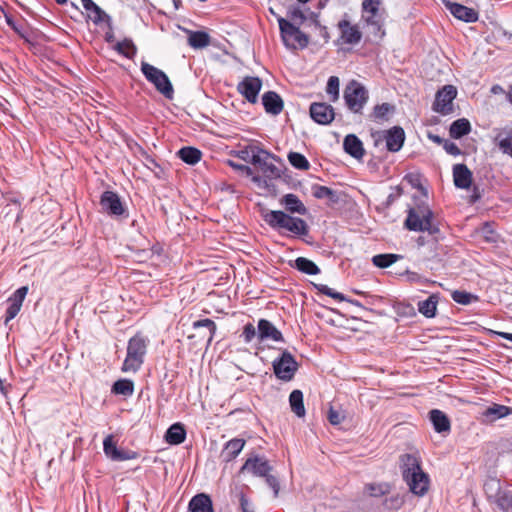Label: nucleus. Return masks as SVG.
Returning a JSON list of instances; mask_svg holds the SVG:
<instances>
[{"label":"nucleus","mask_w":512,"mask_h":512,"mask_svg":"<svg viewBox=\"0 0 512 512\" xmlns=\"http://www.w3.org/2000/svg\"><path fill=\"white\" fill-rule=\"evenodd\" d=\"M229 164L231 167H233L235 170H238L245 174L246 176H251L252 181L254 183L260 184L262 181V177L260 175H253V170L250 166L244 165V164H237L232 161H229Z\"/></svg>","instance_id":"obj_55"},{"label":"nucleus","mask_w":512,"mask_h":512,"mask_svg":"<svg viewBox=\"0 0 512 512\" xmlns=\"http://www.w3.org/2000/svg\"><path fill=\"white\" fill-rule=\"evenodd\" d=\"M258 338L260 341L270 339L275 342H284L281 331L266 319H260L258 321Z\"/></svg>","instance_id":"obj_21"},{"label":"nucleus","mask_w":512,"mask_h":512,"mask_svg":"<svg viewBox=\"0 0 512 512\" xmlns=\"http://www.w3.org/2000/svg\"><path fill=\"white\" fill-rule=\"evenodd\" d=\"M262 104L265 112L271 115H279L284 107L282 98L275 91H267L262 96Z\"/></svg>","instance_id":"obj_22"},{"label":"nucleus","mask_w":512,"mask_h":512,"mask_svg":"<svg viewBox=\"0 0 512 512\" xmlns=\"http://www.w3.org/2000/svg\"><path fill=\"white\" fill-rule=\"evenodd\" d=\"M288 160L290 164L299 170H308L310 168V163L307 158L298 152H290L288 154Z\"/></svg>","instance_id":"obj_48"},{"label":"nucleus","mask_w":512,"mask_h":512,"mask_svg":"<svg viewBox=\"0 0 512 512\" xmlns=\"http://www.w3.org/2000/svg\"><path fill=\"white\" fill-rule=\"evenodd\" d=\"M295 268L307 275H317L320 273L319 267L311 260L305 257H298L295 260Z\"/></svg>","instance_id":"obj_38"},{"label":"nucleus","mask_w":512,"mask_h":512,"mask_svg":"<svg viewBox=\"0 0 512 512\" xmlns=\"http://www.w3.org/2000/svg\"><path fill=\"white\" fill-rule=\"evenodd\" d=\"M381 5H382V0H363V2L361 4V10H362V12L372 11V9H374V8H376V9L381 8Z\"/></svg>","instance_id":"obj_61"},{"label":"nucleus","mask_w":512,"mask_h":512,"mask_svg":"<svg viewBox=\"0 0 512 512\" xmlns=\"http://www.w3.org/2000/svg\"><path fill=\"white\" fill-rule=\"evenodd\" d=\"M314 287L319 292H321V293H323V294H325V295H327V296H329V297H331L333 299H336L338 301H348V302H350L353 305H356L358 307H362L361 303L358 300L347 299L344 294L335 291L334 289L328 287L327 285H324V284H314Z\"/></svg>","instance_id":"obj_40"},{"label":"nucleus","mask_w":512,"mask_h":512,"mask_svg":"<svg viewBox=\"0 0 512 512\" xmlns=\"http://www.w3.org/2000/svg\"><path fill=\"white\" fill-rule=\"evenodd\" d=\"M408 485L409 491L416 496L423 497L429 489L430 479L424 471L411 474L408 478L403 479Z\"/></svg>","instance_id":"obj_16"},{"label":"nucleus","mask_w":512,"mask_h":512,"mask_svg":"<svg viewBox=\"0 0 512 512\" xmlns=\"http://www.w3.org/2000/svg\"><path fill=\"white\" fill-rule=\"evenodd\" d=\"M0 12L4 14V17H5V20H6V23L22 38H25V33H24V26L20 23H17L13 17L6 13L4 8L0 7Z\"/></svg>","instance_id":"obj_56"},{"label":"nucleus","mask_w":512,"mask_h":512,"mask_svg":"<svg viewBox=\"0 0 512 512\" xmlns=\"http://www.w3.org/2000/svg\"><path fill=\"white\" fill-rule=\"evenodd\" d=\"M375 146L385 141L386 149L389 152H398L404 144L405 132L400 126H394L388 130L375 131L371 134Z\"/></svg>","instance_id":"obj_7"},{"label":"nucleus","mask_w":512,"mask_h":512,"mask_svg":"<svg viewBox=\"0 0 512 512\" xmlns=\"http://www.w3.org/2000/svg\"><path fill=\"white\" fill-rule=\"evenodd\" d=\"M193 328L194 329H197V328H200V327H206L208 328L209 330V336H208V339H207V343L210 344L216 334V330H217V327H216V324L213 320L209 319V318H206V319H201V320H197L195 322H193Z\"/></svg>","instance_id":"obj_50"},{"label":"nucleus","mask_w":512,"mask_h":512,"mask_svg":"<svg viewBox=\"0 0 512 512\" xmlns=\"http://www.w3.org/2000/svg\"><path fill=\"white\" fill-rule=\"evenodd\" d=\"M428 138L431 141H433L434 143L439 144V145H444V142L446 141L445 139H443L439 135H435V134H431V133L428 134Z\"/></svg>","instance_id":"obj_64"},{"label":"nucleus","mask_w":512,"mask_h":512,"mask_svg":"<svg viewBox=\"0 0 512 512\" xmlns=\"http://www.w3.org/2000/svg\"><path fill=\"white\" fill-rule=\"evenodd\" d=\"M471 132V124L466 118H460L452 122L449 128L451 138L460 139Z\"/></svg>","instance_id":"obj_34"},{"label":"nucleus","mask_w":512,"mask_h":512,"mask_svg":"<svg viewBox=\"0 0 512 512\" xmlns=\"http://www.w3.org/2000/svg\"><path fill=\"white\" fill-rule=\"evenodd\" d=\"M327 417H328L330 424H332V425H339L345 419L344 413L340 410L334 409L333 407H330Z\"/></svg>","instance_id":"obj_58"},{"label":"nucleus","mask_w":512,"mask_h":512,"mask_svg":"<svg viewBox=\"0 0 512 512\" xmlns=\"http://www.w3.org/2000/svg\"><path fill=\"white\" fill-rule=\"evenodd\" d=\"M242 336L244 337V341L249 343L256 336V328L252 323H247L242 332Z\"/></svg>","instance_id":"obj_60"},{"label":"nucleus","mask_w":512,"mask_h":512,"mask_svg":"<svg viewBox=\"0 0 512 512\" xmlns=\"http://www.w3.org/2000/svg\"><path fill=\"white\" fill-rule=\"evenodd\" d=\"M263 478H265L266 484L273 490L274 496L277 497L280 491V483L277 477L268 473Z\"/></svg>","instance_id":"obj_59"},{"label":"nucleus","mask_w":512,"mask_h":512,"mask_svg":"<svg viewBox=\"0 0 512 512\" xmlns=\"http://www.w3.org/2000/svg\"><path fill=\"white\" fill-rule=\"evenodd\" d=\"M451 297L452 299L458 303V304H461V305H468L470 304L473 300H476L477 297L472 295L471 293H468L466 291H460V290H455L452 294H451Z\"/></svg>","instance_id":"obj_54"},{"label":"nucleus","mask_w":512,"mask_h":512,"mask_svg":"<svg viewBox=\"0 0 512 512\" xmlns=\"http://www.w3.org/2000/svg\"><path fill=\"white\" fill-rule=\"evenodd\" d=\"M274 161L280 162L281 160L278 156L262 148L252 165L262 173V178L275 180L281 177L282 170L274 164Z\"/></svg>","instance_id":"obj_6"},{"label":"nucleus","mask_w":512,"mask_h":512,"mask_svg":"<svg viewBox=\"0 0 512 512\" xmlns=\"http://www.w3.org/2000/svg\"><path fill=\"white\" fill-rule=\"evenodd\" d=\"M395 110V107L389 103H382L380 105H376L373 109V112L370 115V118L375 121H387L389 115L392 114Z\"/></svg>","instance_id":"obj_42"},{"label":"nucleus","mask_w":512,"mask_h":512,"mask_svg":"<svg viewBox=\"0 0 512 512\" xmlns=\"http://www.w3.org/2000/svg\"><path fill=\"white\" fill-rule=\"evenodd\" d=\"M188 35V44L194 49H203L210 45L211 37L205 31H193L185 29Z\"/></svg>","instance_id":"obj_31"},{"label":"nucleus","mask_w":512,"mask_h":512,"mask_svg":"<svg viewBox=\"0 0 512 512\" xmlns=\"http://www.w3.org/2000/svg\"><path fill=\"white\" fill-rule=\"evenodd\" d=\"M179 158L189 164L194 165L201 160L202 153L199 149L191 146L183 147L178 152Z\"/></svg>","instance_id":"obj_37"},{"label":"nucleus","mask_w":512,"mask_h":512,"mask_svg":"<svg viewBox=\"0 0 512 512\" xmlns=\"http://www.w3.org/2000/svg\"><path fill=\"white\" fill-rule=\"evenodd\" d=\"M189 512H214L212 499L205 493L196 494L188 504Z\"/></svg>","instance_id":"obj_25"},{"label":"nucleus","mask_w":512,"mask_h":512,"mask_svg":"<svg viewBox=\"0 0 512 512\" xmlns=\"http://www.w3.org/2000/svg\"><path fill=\"white\" fill-rule=\"evenodd\" d=\"M288 21L294 23L297 26H301L307 19L305 13L298 6L290 7L287 11Z\"/></svg>","instance_id":"obj_49"},{"label":"nucleus","mask_w":512,"mask_h":512,"mask_svg":"<svg viewBox=\"0 0 512 512\" xmlns=\"http://www.w3.org/2000/svg\"><path fill=\"white\" fill-rule=\"evenodd\" d=\"M326 92L330 96L332 102H335L339 98V78L337 76H331L328 79Z\"/></svg>","instance_id":"obj_53"},{"label":"nucleus","mask_w":512,"mask_h":512,"mask_svg":"<svg viewBox=\"0 0 512 512\" xmlns=\"http://www.w3.org/2000/svg\"><path fill=\"white\" fill-rule=\"evenodd\" d=\"M186 439V430L182 423H174L165 434V440L171 445H179Z\"/></svg>","instance_id":"obj_33"},{"label":"nucleus","mask_w":512,"mask_h":512,"mask_svg":"<svg viewBox=\"0 0 512 512\" xmlns=\"http://www.w3.org/2000/svg\"><path fill=\"white\" fill-rule=\"evenodd\" d=\"M311 190L315 198L326 199L329 205L337 204L340 200L339 193L327 186L314 184Z\"/></svg>","instance_id":"obj_32"},{"label":"nucleus","mask_w":512,"mask_h":512,"mask_svg":"<svg viewBox=\"0 0 512 512\" xmlns=\"http://www.w3.org/2000/svg\"><path fill=\"white\" fill-rule=\"evenodd\" d=\"M114 49L121 55L131 59L135 56L137 48L131 39H124L121 42H117Z\"/></svg>","instance_id":"obj_45"},{"label":"nucleus","mask_w":512,"mask_h":512,"mask_svg":"<svg viewBox=\"0 0 512 512\" xmlns=\"http://www.w3.org/2000/svg\"><path fill=\"white\" fill-rule=\"evenodd\" d=\"M265 223L273 230L282 235L289 233L292 237L304 240L309 234V226L305 220L291 216L282 210H267L262 212Z\"/></svg>","instance_id":"obj_2"},{"label":"nucleus","mask_w":512,"mask_h":512,"mask_svg":"<svg viewBox=\"0 0 512 512\" xmlns=\"http://www.w3.org/2000/svg\"><path fill=\"white\" fill-rule=\"evenodd\" d=\"M429 419L437 433H449L451 430V421L449 417L439 409H432L429 412Z\"/></svg>","instance_id":"obj_26"},{"label":"nucleus","mask_w":512,"mask_h":512,"mask_svg":"<svg viewBox=\"0 0 512 512\" xmlns=\"http://www.w3.org/2000/svg\"><path fill=\"white\" fill-rule=\"evenodd\" d=\"M495 503L503 512H512V492L509 490H498Z\"/></svg>","instance_id":"obj_41"},{"label":"nucleus","mask_w":512,"mask_h":512,"mask_svg":"<svg viewBox=\"0 0 512 512\" xmlns=\"http://www.w3.org/2000/svg\"><path fill=\"white\" fill-rule=\"evenodd\" d=\"M273 470V467L269 464L268 460L264 457L254 455L245 461L240 469V472L244 471L251 472L254 476L264 477Z\"/></svg>","instance_id":"obj_13"},{"label":"nucleus","mask_w":512,"mask_h":512,"mask_svg":"<svg viewBox=\"0 0 512 512\" xmlns=\"http://www.w3.org/2000/svg\"><path fill=\"white\" fill-rule=\"evenodd\" d=\"M457 96V89L453 85H445L435 96L433 111L442 115H448L453 111V100Z\"/></svg>","instance_id":"obj_10"},{"label":"nucleus","mask_w":512,"mask_h":512,"mask_svg":"<svg viewBox=\"0 0 512 512\" xmlns=\"http://www.w3.org/2000/svg\"><path fill=\"white\" fill-rule=\"evenodd\" d=\"M236 496L238 497L240 509L242 512H254L253 504L243 491H239Z\"/></svg>","instance_id":"obj_57"},{"label":"nucleus","mask_w":512,"mask_h":512,"mask_svg":"<svg viewBox=\"0 0 512 512\" xmlns=\"http://www.w3.org/2000/svg\"><path fill=\"white\" fill-rule=\"evenodd\" d=\"M139 454L132 450H120L115 461H125L138 458Z\"/></svg>","instance_id":"obj_62"},{"label":"nucleus","mask_w":512,"mask_h":512,"mask_svg":"<svg viewBox=\"0 0 512 512\" xmlns=\"http://www.w3.org/2000/svg\"><path fill=\"white\" fill-rule=\"evenodd\" d=\"M445 7L455 18L467 23H474L479 18V14L475 9L456 2L446 1Z\"/></svg>","instance_id":"obj_17"},{"label":"nucleus","mask_w":512,"mask_h":512,"mask_svg":"<svg viewBox=\"0 0 512 512\" xmlns=\"http://www.w3.org/2000/svg\"><path fill=\"white\" fill-rule=\"evenodd\" d=\"M103 450L105 455L111 460L115 461L119 453V449L113 441V436L108 435L103 441Z\"/></svg>","instance_id":"obj_52"},{"label":"nucleus","mask_w":512,"mask_h":512,"mask_svg":"<svg viewBox=\"0 0 512 512\" xmlns=\"http://www.w3.org/2000/svg\"><path fill=\"white\" fill-rule=\"evenodd\" d=\"M281 204L290 213H297L300 215H305L307 213L306 206L295 194L289 193L284 195L281 199Z\"/></svg>","instance_id":"obj_30"},{"label":"nucleus","mask_w":512,"mask_h":512,"mask_svg":"<svg viewBox=\"0 0 512 512\" xmlns=\"http://www.w3.org/2000/svg\"><path fill=\"white\" fill-rule=\"evenodd\" d=\"M391 485L387 482L369 483L365 485V492L371 497H381L389 494Z\"/></svg>","instance_id":"obj_43"},{"label":"nucleus","mask_w":512,"mask_h":512,"mask_svg":"<svg viewBox=\"0 0 512 512\" xmlns=\"http://www.w3.org/2000/svg\"><path fill=\"white\" fill-rule=\"evenodd\" d=\"M384 10L372 9V11L362 12V18L367 26L373 28V31L376 35L383 37L385 35V31L383 29L384 26Z\"/></svg>","instance_id":"obj_18"},{"label":"nucleus","mask_w":512,"mask_h":512,"mask_svg":"<svg viewBox=\"0 0 512 512\" xmlns=\"http://www.w3.org/2000/svg\"><path fill=\"white\" fill-rule=\"evenodd\" d=\"M298 366L294 356L287 350H284L272 363L275 376L284 382H289L294 378Z\"/></svg>","instance_id":"obj_8"},{"label":"nucleus","mask_w":512,"mask_h":512,"mask_svg":"<svg viewBox=\"0 0 512 512\" xmlns=\"http://www.w3.org/2000/svg\"><path fill=\"white\" fill-rule=\"evenodd\" d=\"M141 72L148 82L154 85L155 89L165 98L171 100L174 96L172 83L165 72L147 63H141Z\"/></svg>","instance_id":"obj_5"},{"label":"nucleus","mask_w":512,"mask_h":512,"mask_svg":"<svg viewBox=\"0 0 512 512\" xmlns=\"http://www.w3.org/2000/svg\"><path fill=\"white\" fill-rule=\"evenodd\" d=\"M28 293V287L22 286L18 288L8 299H7V309L5 313V324H7L10 320L14 319L19 313L23 301Z\"/></svg>","instance_id":"obj_15"},{"label":"nucleus","mask_w":512,"mask_h":512,"mask_svg":"<svg viewBox=\"0 0 512 512\" xmlns=\"http://www.w3.org/2000/svg\"><path fill=\"white\" fill-rule=\"evenodd\" d=\"M83 8L87 12L89 19L95 24H99L105 20L109 21L110 17L96 4L93 0H81Z\"/></svg>","instance_id":"obj_28"},{"label":"nucleus","mask_w":512,"mask_h":512,"mask_svg":"<svg viewBox=\"0 0 512 512\" xmlns=\"http://www.w3.org/2000/svg\"><path fill=\"white\" fill-rule=\"evenodd\" d=\"M111 391L116 395L131 396L134 392V383L129 379H119L113 384Z\"/></svg>","instance_id":"obj_44"},{"label":"nucleus","mask_w":512,"mask_h":512,"mask_svg":"<svg viewBox=\"0 0 512 512\" xmlns=\"http://www.w3.org/2000/svg\"><path fill=\"white\" fill-rule=\"evenodd\" d=\"M399 258H401V256L397 254H378L373 256L372 262L379 268H387L395 263Z\"/></svg>","instance_id":"obj_47"},{"label":"nucleus","mask_w":512,"mask_h":512,"mask_svg":"<svg viewBox=\"0 0 512 512\" xmlns=\"http://www.w3.org/2000/svg\"><path fill=\"white\" fill-rule=\"evenodd\" d=\"M438 300V294H432L426 300L420 301L418 303L419 312L427 318L435 317Z\"/></svg>","instance_id":"obj_35"},{"label":"nucleus","mask_w":512,"mask_h":512,"mask_svg":"<svg viewBox=\"0 0 512 512\" xmlns=\"http://www.w3.org/2000/svg\"><path fill=\"white\" fill-rule=\"evenodd\" d=\"M245 446V440L240 438H234L228 441L223 450L221 451V457L224 461L229 462L235 459Z\"/></svg>","instance_id":"obj_29"},{"label":"nucleus","mask_w":512,"mask_h":512,"mask_svg":"<svg viewBox=\"0 0 512 512\" xmlns=\"http://www.w3.org/2000/svg\"><path fill=\"white\" fill-rule=\"evenodd\" d=\"M512 414V408L501 405V404H492L487 407L481 414L483 423H492L501 418L507 417Z\"/></svg>","instance_id":"obj_23"},{"label":"nucleus","mask_w":512,"mask_h":512,"mask_svg":"<svg viewBox=\"0 0 512 512\" xmlns=\"http://www.w3.org/2000/svg\"><path fill=\"white\" fill-rule=\"evenodd\" d=\"M404 227L409 231L428 232L436 242L444 238L439 222L435 220L433 211L424 200L408 209Z\"/></svg>","instance_id":"obj_1"},{"label":"nucleus","mask_w":512,"mask_h":512,"mask_svg":"<svg viewBox=\"0 0 512 512\" xmlns=\"http://www.w3.org/2000/svg\"><path fill=\"white\" fill-rule=\"evenodd\" d=\"M261 149L262 147L258 144H249L238 150L236 156L245 162L253 164L254 159L258 156Z\"/></svg>","instance_id":"obj_39"},{"label":"nucleus","mask_w":512,"mask_h":512,"mask_svg":"<svg viewBox=\"0 0 512 512\" xmlns=\"http://www.w3.org/2000/svg\"><path fill=\"white\" fill-rule=\"evenodd\" d=\"M289 404L292 412H294L298 417L305 416V407L303 403V393L301 390L295 389L289 395Z\"/></svg>","instance_id":"obj_36"},{"label":"nucleus","mask_w":512,"mask_h":512,"mask_svg":"<svg viewBox=\"0 0 512 512\" xmlns=\"http://www.w3.org/2000/svg\"><path fill=\"white\" fill-rule=\"evenodd\" d=\"M262 88V81L259 77L246 76L237 85L238 92L250 103H256L258 94Z\"/></svg>","instance_id":"obj_12"},{"label":"nucleus","mask_w":512,"mask_h":512,"mask_svg":"<svg viewBox=\"0 0 512 512\" xmlns=\"http://www.w3.org/2000/svg\"><path fill=\"white\" fill-rule=\"evenodd\" d=\"M405 494H394L384 500V505L387 509L398 510L405 504Z\"/></svg>","instance_id":"obj_51"},{"label":"nucleus","mask_w":512,"mask_h":512,"mask_svg":"<svg viewBox=\"0 0 512 512\" xmlns=\"http://www.w3.org/2000/svg\"><path fill=\"white\" fill-rule=\"evenodd\" d=\"M495 141L499 149L512 158V129L506 132V136H503V133H499Z\"/></svg>","instance_id":"obj_46"},{"label":"nucleus","mask_w":512,"mask_h":512,"mask_svg":"<svg viewBox=\"0 0 512 512\" xmlns=\"http://www.w3.org/2000/svg\"><path fill=\"white\" fill-rule=\"evenodd\" d=\"M102 210L112 217H127V209L122 203L119 195L114 191H104L100 198Z\"/></svg>","instance_id":"obj_11"},{"label":"nucleus","mask_w":512,"mask_h":512,"mask_svg":"<svg viewBox=\"0 0 512 512\" xmlns=\"http://www.w3.org/2000/svg\"><path fill=\"white\" fill-rule=\"evenodd\" d=\"M454 185L460 189H468L472 183V172L465 164L453 166Z\"/></svg>","instance_id":"obj_24"},{"label":"nucleus","mask_w":512,"mask_h":512,"mask_svg":"<svg viewBox=\"0 0 512 512\" xmlns=\"http://www.w3.org/2000/svg\"><path fill=\"white\" fill-rule=\"evenodd\" d=\"M148 342V339L140 333L129 339L127 355L121 368L123 372L135 373L141 368L147 352Z\"/></svg>","instance_id":"obj_3"},{"label":"nucleus","mask_w":512,"mask_h":512,"mask_svg":"<svg viewBox=\"0 0 512 512\" xmlns=\"http://www.w3.org/2000/svg\"><path fill=\"white\" fill-rule=\"evenodd\" d=\"M338 28L341 31V39L344 43L354 45L361 41L362 33L357 25H351L347 19L338 22Z\"/></svg>","instance_id":"obj_19"},{"label":"nucleus","mask_w":512,"mask_h":512,"mask_svg":"<svg viewBox=\"0 0 512 512\" xmlns=\"http://www.w3.org/2000/svg\"><path fill=\"white\" fill-rule=\"evenodd\" d=\"M444 150L452 155V156H458L461 154L460 148L452 141L446 140L443 145Z\"/></svg>","instance_id":"obj_63"},{"label":"nucleus","mask_w":512,"mask_h":512,"mask_svg":"<svg viewBox=\"0 0 512 512\" xmlns=\"http://www.w3.org/2000/svg\"><path fill=\"white\" fill-rule=\"evenodd\" d=\"M311 118L320 125H328L335 118V112L331 105L323 102H314L310 105Z\"/></svg>","instance_id":"obj_14"},{"label":"nucleus","mask_w":512,"mask_h":512,"mask_svg":"<svg viewBox=\"0 0 512 512\" xmlns=\"http://www.w3.org/2000/svg\"><path fill=\"white\" fill-rule=\"evenodd\" d=\"M343 148L355 159H362L365 154L362 141L354 134H349L344 138Z\"/></svg>","instance_id":"obj_27"},{"label":"nucleus","mask_w":512,"mask_h":512,"mask_svg":"<svg viewBox=\"0 0 512 512\" xmlns=\"http://www.w3.org/2000/svg\"><path fill=\"white\" fill-rule=\"evenodd\" d=\"M344 99L352 112L360 113L368 100V91L362 84L352 80L344 90Z\"/></svg>","instance_id":"obj_9"},{"label":"nucleus","mask_w":512,"mask_h":512,"mask_svg":"<svg viewBox=\"0 0 512 512\" xmlns=\"http://www.w3.org/2000/svg\"><path fill=\"white\" fill-rule=\"evenodd\" d=\"M400 470L402 478H408L411 474L422 472L421 460L414 454H403L400 456Z\"/></svg>","instance_id":"obj_20"},{"label":"nucleus","mask_w":512,"mask_h":512,"mask_svg":"<svg viewBox=\"0 0 512 512\" xmlns=\"http://www.w3.org/2000/svg\"><path fill=\"white\" fill-rule=\"evenodd\" d=\"M280 36L286 48L290 50L304 49L309 44V36L300 30V26L295 25L283 17L277 18Z\"/></svg>","instance_id":"obj_4"}]
</instances>
